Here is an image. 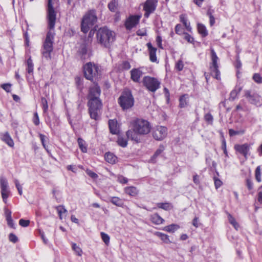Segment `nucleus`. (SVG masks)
<instances>
[{
  "label": "nucleus",
  "instance_id": "nucleus-22",
  "mask_svg": "<svg viewBox=\"0 0 262 262\" xmlns=\"http://www.w3.org/2000/svg\"><path fill=\"white\" fill-rule=\"evenodd\" d=\"M105 159L108 163L111 164H114L117 161V157L111 152H107L105 155Z\"/></svg>",
  "mask_w": 262,
  "mask_h": 262
},
{
  "label": "nucleus",
  "instance_id": "nucleus-51",
  "mask_svg": "<svg viewBox=\"0 0 262 262\" xmlns=\"http://www.w3.org/2000/svg\"><path fill=\"white\" fill-rule=\"evenodd\" d=\"M9 241L13 243H15L18 241L17 237L13 233H10L9 236Z\"/></svg>",
  "mask_w": 262,
  "mask_h": 262
},
{
  "label": "nucleus",
  "instance_id": "nucleus-32",
  "mask_svg": "<svg viewBox=\"0 0 262 262\" xmlns=\"http://www.w3.org/2000/svg\"><path fill=\"white\" fill-rule=\"evenodd\" d=\"M72 250L75 252V254L79 256H81L83 253L81 248L75 243L72 244Z\"/></svg>",
  "mask_w": 262,
  "mask_h": 262
},
{
  "label": "nucleus",
  "instance_id": "nucleus-1",
  "mask_svg": "<svg viewBox=\"0 0 262 262\" xmlns=\"http://www.w3.org/2000/svg\"><path fill=\"white\" fill-rule=\"evenodd\" d=\"M52 1H48L47 18L49 31L43 42L42 51L43 57L48 60L51 59V54L53 50V45L55 35L54 28L56 20V12L53 8Z\"/></svg>",
  "mask_w": 262,
  "mask_h": 262
},
{
  "label": "nucleus",
  "instance_id": "nucleus-23",
  "mask_svg": "<svg viewBox=\"0 0 262 262\" xmlns=\"http://www.w3.org/2000/svg\"><path fill=\"white\" fill-rule=\"evenodd\" d=\"M154 234L160 237V239L166 244H169L171 243L169 238V236L167 234L160 232H156Z\"/></svg>",
  "mask_w": 262,
  "mask_h": 262
},
{
  "label": "nucleus",
  "instance_id": "nucleus-63",
  "mask_svg": "<svg viewBox=\"0 0 262 262\" xmlns=\"http://www.w3.org/2000/svg\"><path fill=\"white\" fill-rule=\"evenodd\" d=\"M247 186L249 190H251L253 188V183L250 180L247 179L246 181Z\"/></svg>",
  "mask_w": 262,
  "mask_h": 262
},
{
  "label": "nucleus",
  "instance_id": "nucleus-14",
  "mask_svg": "<svg viewBox=\"0 0 262 262\" xmlns=\"http://www.w3.org/2000/svg\"><path fill=\"white\" fill-rule=\"evenodd\" d=\"M250 148V145L248 144H236L234 146L236 151L243 155L245 158L249 155Z\"/></svg>",
  "mask_w": 262,
  "mask_h": 262
},
{
  "label": "nucleus",
  "instance_id": "nucleus-2",
  "mask_svg": "<svg viewBox=\"0 0 262 262\" xmlns=\"http://www.w3.org/2000/svg\"><path fill=\"white\" fill-rule=\"evenodd\" d=\"M132 128L126 132L127 138L136 142H139L138 135L148 134L151 130V125L148 121L142 119H137L132 121Z\"/></svg>",
  "mask_w": 262,
  "mask_h": 262
},
{
  "label": "nucleus",
  "instance_id": "nucleus-25",
  "mask_svg": "<svg viewBox=\"0 0 262 262\" xmlns=\"http://www.w3.org/2000/svg\"><path fill=\"white\" fill-rule=\"evenodd\" d=\"M124 191L126 193L130 196H136L138 193L137 189L134 186L127 187L125 188Z\"/></svg>",
  "mask_w": 262,
  "mask_h": 262
},
{
  "label": "nucleus",
  "instance_id": "nucleus-40",
  "mask_svg": "<svg viewBox=\"0 0 262 262\" xmlns=\"http://www.w3.org/2000/svg\"><path fill=\"white\" fill-rule=\"evenodd\" d=\"M41 101L43 110L45 112H46L48 110V104L47 100L45 98H41Z\"/></svg>",
  "mask_w": 262,
  "mask_h": 262
},
{
  "label": "nucleus",
  "instance_id": "nucleus-39",
  "mask_svg": "<svg viewBox=\"0 0 262 262\" xmlns=\"http://www.w3.org/2000/svg\"><path fill=\"white\" fill-rule=\"evenodd\" d=\"M255 179L258 182H260L261 181L260 167L259 166H257L255 170Z\"/></svg>",
  "mask_w": 262,
  "mask_h": 262
},
{
  "label": "nucleus",
  "instance_id": "nucleus-9",
  "mask_svg": "<svg viewBox=\"0 0 262 262\" xmlns=\"http://www.w3.org/2000/svg\"><path fill=\"white\" fill-rule=\"evenodd\" d=\"M144 85L150 91L154 92L160 87V82L154 77L145 76L143 79Z\"/></svg>",
  "mask_w": 262,
  "mask_h": 262
},
{
  "label": "nucleus",
  "instance_id": "nucleus-38",
  "mask_svg": "<svg viewBox=\"0 0 262 262\" xmlns=\"http://www.w3.org/2000/svg\"><path fill=\"white\" fill-rule=\"evenodd\" d=\"M39 138L41 140V144H42L43 147L48 152L47 146L46 144V140L47 139V137L45 135H44L42 134H39Z\"/></svg>",
  "mask_w": 262,
  "mask_h": 262
},
{
  "label": "nucleus",
  "instance_id": "nucleus-59",
  "mask_svg": "<svg viewBox=\"0 0 262 262\" xmlns=\"http://www.w3.org/2000/svg\"><path fill=\"white\" fill-rule=\"evenodd\" d=\"M137 34L139 36H144L146 34V30L144 29L138 30L137 31Z\"/></svg>",
  "mask_w": 262,
  "mask_h": 262
},
{
  "label": "nucleus",
  "instance_id": "nucleus-13",
  "mask_svg": "<svg viewBox=\"0 0 262 262\" xmlns=\"http://www.w3.org/2000/svg\"><path fill=\"white\" fill-rule=\"evenodd\" d=\"M141 15H131L126 19L125 21V27L127 29L130 30L135 27L139 22Z\"/></svg>",
  "mask_w": 262,
  "mask_h": 262
},
{
  "label": "nucleus",
  "instance_id": "nucleus-50",
  "mask_svg": "<svg viewBox=\"0 0 262 262\" xmlns=\"http://www.w3.org/2000/svg\"><path fill=\"white\" fill-rule=\"evenodd\" d=\"M86 172L88 174V175H89L91 178H92L93 179H96L98 177V175L95 172L92 171L91 170L87 169L86 170Z\"/></svg>",
  "mask_w": 262,
  "mask_h": 262
},
{
  "label": "nucleus",
  "instance_id": "nucleus-42",
  "mask_svg": "<svg viewBox=\"0 0 262 262\" xmlns=\"http://www.w3.org/2000/svg\"><path fill=\"white\" fill-rule=\"evenodd\" d=\"M175 31L177 34H179L180 35H183L184 34V33H185L183 31V29L181 25L180 24H178L176 26Z\"/></svg>",
  "mask_w": 262,
  "mask_h": 262
},
{
  "label": "nucleus",
  "instance_id": "nucleus-12",
  "mask_svg": "<svg viewBox=\"0 0 262 262\" xmlns=\"http://www.w3.org/2000/svg\"><path fill=\"white\" fill-rule=\"evenodd\" d=\"M158 0H147L143 6V9L145 11L144 16L147 18L150 13H152L157 6Z\"/></svg>",
  "mask_w": 262,
  "mask_h": 262
},
{
  "label": "nucleus",
  "instance_id": "nucleus-61",
  "mask_svg": "<svg viewBox=\"0 0 262 262\" xmlns=\"http://www.w3.org/2000/svg\"><path fill=\"white\" fill-rule=\"evenodd\" d=\"M180 19L183 24L188 20L186 15L184 14H182L180 16Z\"/></svg>",
  "mask_w": 262,
  "mask_h": 262
},
{
  "label": "nucleus",
  "instance_id": "nucleus-34",
  "mask_svg": "<svg viewBox=\"0 0 262 262\" xmlns=\"http://www.w3.org/2000/svg\"><path fill=\"white\" fill-rule=\"evenodd\" d=\"M118 3L115 0H112L108 5V9L112 12H115L117 7Z\"/></svg>",
  "mask_w": 262,
  "mask_h": 262
},
{
  "label": "nucleus",
  "instance_id": "nucleus-35",
  "mask_svg": "<svg viewBox=\"0 0 262 262\" xmlns=\"http://www.w3.org/2000/svg\"><path fill=\"white\" fill-rule=\"evenodd\" d=\"M117 143L119 145H120V146H121L122 147H125L127 145V140L125 139H124L121 137H118V140H117Z\"/></svg>",
  "mask_w": 262,
  "mask_h": 262
},
{
  "label": "nucleus",
  "instance_id": "nucleus-28",
  "mask_svg": "<svg viewBox=\"0 0 262 262\" xmlns=\"http://www.w3.org/2000/svg\"><path fill=\"white\" fill-rule=\"evenodd\" d=\"M77 141L79 147L81 150V151L84 153L86 152L87 145L86 144L85 141H84L82 139L79 138L78 139Z\"/></svg>",
  "mask_w": 262,
  "mask_h": 262
},
{
  "label": "nucleus",
  "instance_id": "nucleus-47",
  "mask_svg": "<svg viewBox=\"0 0 262 262\" xmlns=\"http://www.w3.org/2000/svg\"><path fill=\"white\" fill-rule=\"evenodd\" d=\"M30 224V221L29 220H26L24 219H20L19 221V224L23 227H27Z\"/></svg>",
  "mask_w": 262,
  "mask_h": 262
},
{
  "label": "nucleus",
  "instance_id": "nucleus-56",
  "mask_svg": "<svg viewBox=\"0 0 262 262\" xmlns=\"http://www.w3.org/2000/svg\"><path fill=\"white\" fill-rule=\"evenodd\" d=\"M222 185V182L220 180L217 178H214V185L216 189L221 187Z\"/></svg>",
  "mask_w": 262,
  "mask_h": 262
},
{
  "label": "nucleus",
  "instance_id": "nucleus-27",
  "mask_svg": "<svg viewBox=\"0 0 262 262\" xmlns=\"http://www.w3.org/2000/svg\"><path fill=\"white\" fill-rule=\"evenodd\" d=\"M179 228V226L177 224H171L168 226H166L163 228V230L165 231L173 233Z\"/></svg>",
  "mask_w": 262,
  "mask_h": 262
},
{
  "label": "nucleus",
  "instance_id": "nucleus-21",
  "mask_svg": "<svg viewBox=\"0 0 262 262\" xmlns=\"http://www.w3.org/2000/svg\"><path fill=\"white\" fill-rule=\"evenodd\" d=\"M2 139L10 147H13L14 142L8 133H5L2 136Z\"/></svg>",
  "mask_w": 262,
  "mask_h": 262
},
{
  "label": "nucleus",
  "instance_id": "nucleus-57",
  "mask_svg": "<svg viewBox=\"0 0 262 262\" xmlns=\"http://www.w3.org/2000/svg\"><path fill=\"white\" fill-rule=\"evenodd\" d=\"M162 41V40L161 37L160 36H157L156 38L157 44L160 48L163 49Z\"/></svg>",
  "mask_w": 262,
  "mask_h": 262
},
{
  "label": "nucleus",
  "instance_id": "nucleus-45",
  "mask_svg": "<svg viewBox=\"0 0 262 262\" xmlns=\"http://www.w3.org/2000/svg\"><path fill=\"white\" fill-rule=\"evenodd\" d=\"M1 86L8 93L11 92V84L10 83H4L2 84Z\"/></svg>",
  "mask_w": 262,
  "mask_h": 262
},
{
  "label": "nucleus",
  "instance_id": "nucleus-49",
  "mask_svg": "<svg viewBox=\"0 0 262 262\" xmlns=\"http://www.w3.org/2000/svg\"><path fill=\"white\" fill-rule=\"evenodd\" d=\"M253 80L258 83H262V77L259 74H255L253 76Z\"/></svg>",
  "mask_w": 262,
  "mask_h": 262
},
{
  "label": "nucleus",
  "instance_id": "nucleus-16",
  "mask_svg": "<svg viewBox=\"0 0 262 262\" xmlns=\"http://www.w3.org/2000/svg\"><path fill=\"white\" fill-rule=\"evenodd\" d=\"M130 78L135 82H139L143 75V72L140 68L133 69L130 71Z\"/></svg>",
  "mask_w": 262,
  "mask_h": 262
},
{
  "label": "nucleus",
  "instance_id": "nucleus-3",
  "mask_svg": "<svg viewBox=\"0 0 262 262\" xmlns=\"http://www.w3.org/2000/svg\"><path fill=\"white\" fill-rule=\"evenodd\" d=\"M101 90L96 83L90 88L88 95L89 113L91 118L97 120L98 118V111L101 107L102 103L99 99Z\"/></svg>",
  "mask_w": 262,
  "mask_h": 262
},
{
  "label": "nucleus",
  "instance_id": "nucleus-6",
  "mask_svg": "<svg viewBox=\"0 0 262 262\" xmlns=\"http://www.w3.org/2000/svg\"><path fill=\"white\" fill-rule=\"evenodd\" d=\"M85 77L90 80H94L98 77L99 74V67L92 62H88L83 66Z\"/></svg>",
  "mask_w": 262,
  "mask_h": 262
},
{
  "label": "nucleus",
  "instance_id": "nucleus-43",
  "mask_svg": "<svg viewBox=\"0 0 262 262\" xmlns=\"http://www.w3.org/2000/svg\"><path fill=\"white\" fill-rule=\"evenodd\" d=\"M183 35H184V38L186 39L188 42L192 43L194 42V38L188 33L185 32Z\"/></svg>",
  "mask_w": 262,
  "mask_h": 262
},
{
  "label": "nucleus",
  "instance_id": "nucleus-15",
  "mask_svg": "<svg viewBox=\"0 0 262 262\" xmlns=\"http://www.w3.org/2000/svg\"><path fill=\"white\" fill-rule=\"evenodd\" d=\"M246 96L251 103L257 106H260L262 104V99L258 94H254L251 95L249 92H247Z\"/></svg>",
  "mask_w": 262,
  "mask_h": 262
},
{
  "label": "nucleus",
  "instance_id": "nucleus-37",
  "mask_svg": "<svg viewBox=\"0 0 262 262\" xmlns=\"http://www.w3.org/2000/svg\"><path fill=\"white\" fill-rule=\"evenodd\" d=\"M184 68V63L182 60H178L175 64V69L178 71H181Z\"/></svg>",
  "mask_w": 262,
  "mask_h": 262
},
{
  "label": "nucleus",
  "instance_id": "nucleus-26",
  "mask_svg": "<svg viewBox=\"0 0 262 262\" xmlns=\"http://www.w3.org/2000/svg\"><path fill=\"white\" fill-rule=\"evenodd\" d=\"M56 209L58 212L60 219L62 220L63 217L66 215L67 210L62 205L57 206L56 207Z\"/></svg>",
  "mask_w": 262,
  "mask_h": 262
},
{
  "label": "nucleus",
  "instance_id": "nucleus-55",
  "mask_svg": "<svg viewBox=\"0 0 262 262\" xmlns=\"http://www.w3.org/2000/svg\"><path fill=\"white\" fill-rule=\"evenodd\" d=\"M183 24L185 26L187 31L190 32H192V28L190 26V23L188 20L186 22H184V23H183Z\"/></svg>",
  "mask_w": 262,
  "mask_h": 262
},
{
  "label": "nucleus",
  "instance_id": "nucleus-24",
  "mask_svg": "<svg viewBox=\"0 0 262 262\" xmlns=\"http://www.w3.org/2000/svg\"><path fill=\"white\" fill-rule=\"evenodd\" d=\"M110 201L114 205L122 207L123 206V202L120 198L116 196H113L110 198Z\"/></svg>",
  "mask_w": 262,
  "mask_h": 262
},
{
  "label": "nucleus",
  "instance_id": "nucleus-52",
  "mask_svg": "<svg viewBox=\"0 0 262 262\" xmlns=\"http://www.w3.org/2000/svg\"><path fill=\"white\" fill-rule=\"evenodd\" d=\"M244 133V131H236L232 129H230L229 130V133L231 136L239 135L240 134H243Z\"/></svg>",
  "mask_w": 262,
  "mask_h": 262
},
{
  "label": "nucleus",
  "instance_id": "nucleus-46",
  "mask_svg": "<svg viewBox=\"0 0 262 262\" xmlns=\"http://www.w3.org/2000/svg\"><path fill=\"white\" fill-rule=\"evenodd\" d=\"M14 183L15 184V186L18 191V193L20 195H21L23 194V188L21 185H20L19 181L18 180H15Z\"/></svg>",
  "mask_w": 262,
  "mask_h": 262
},
{
  "label": "nucleus",
  "instance_id": "nucleus-17",
  "mask_svg": "<svg viewBox=\"0 0 262 262\" xmlns=\"http://www.w3.org/2000/svg\"><path fill=\"white\" fill-rule=\"evenodd\" d=\"M147 47L149 53V58L151 62H156L157 58L156 56L157 49L152 47L150 42L147 43Z\"/></svg>",
  "mask_w": 262,
  "mask_h": 262
},
{
  "label": "nucleus",
  "instance_id": "nucleus-58",
  "mask_svg": "<svg viewBox=\"0 0 262 262\" xmlns=\"http://www.w3.org/2000/svg\"><path fill=\"white\" fill-rule=\"evenodd\" d=\"M7 224L9 227L12 228H15V225L12 218L6 220Z\"/></svg>",
  "mask_w": 262,
  "mask_h": 262
},
{
  "label": "nucleus",
  "instance_id": "nucleus-53",
  "mask_svg": "<svg viewBox=\"0 0 262 262\" xmlns=\"http://www.w3.org/2000/svg\"><path fill=\"white\" fill-rule=\"evenodd\" d=\"M118 181L122 184H126L127 183L128 180L122 176H119L118 177Z\"/></svg>",
  "mask_w": 262,
  "mask_h": 262
},
{
  "label": "nucleus",
  "instance_id": "nucleus-4",
  "mask_svg": "<svg viewBox=\"0 0 262 262\" xmlns=\"http://www.w3.org/2000/svg\"><path fill=\"white\" fill-rule=\"evenodd\" d=\"M115 33L106 27L100 28L97 34V41L102 46L108 47L114 41Z\"/></svg>",
  "mask_w": 262,
  "mask_h": 262
},
{
  "label": "nucleus",
  "instance_id": "nucleus-5",
  "mask_svg": "<svg viewBox=\"0 0 262 262\" xmlns=\"http://www.w3.org/2000/svg\"><path fill=\"white\" fill-rule=\"evenodd\" d=\"M97 21L95 11L91 10L83 16L81 21V29L83 33H87Z\"/></svg>",
  "mask_w": 262,
  "mask_h": 262
},
{
  "label": "nucleus",
  "instance_id": "nucleus-11",
  "mask_svg": "<svg viewBox=\"0 0 262 262\" xmlns=\"http://www.w3.org/2000/svg\"><path fill=\"white\" fill-rule=\"evenodd\" d=\"M0 187L3 201L6 204L7 203V199L10 195V191L8 188L7 180L4 177H2L0 178Z\"/></svg>",
  "mask_w": 262,
  "mask_h": 262
},
{
  "label": "nucleus",
  "instance_id": "nucleus-33",
  "mask_svg": "<svg viewBox=\"0 0 262 262\" xmlns=\"http://www.w3.org/2000/svg\"><path fill=\"white\" fill-rule=\"evenodd\" d=\"M27 64L28 67L27 69L28 73L29 74L32 73L33 72V63L31 57L28 59Z\"/></svg>",
  "mask_w": 262,
  "mask_h": 262
},
{
  "label": "nucleus",
  "instance_id": "nucleus-10",
  "mask_svg": "<svg viewBox=\"0 0 262 262\" xmlns=\"http://www.w3.org/2000/svg\"><path fill=\"white\" fill-rule=\"evenodd\" d=\"M168 132L166 127L157 126L153 129V138L157 141L163 140L167 136Z\"/></svg>",
  "mask_w": 262,
  "mask_h": 262
},
{
  "label": "nucleus",
  "instance_id": "nucleus-64",
  "mask_svg": "<svg viewBox=\"0 0 262 262\" xmlns=\"http://www.w3.org/2000/svg\"><path fill=\"white\" fill-rule=\"evenodd\" d=\"M257 201L262 205V191H259L257 194Z\"/></svg>",
  "mask_w": 262,
  "mask_h": 262
},
{
  "label": "nucleus",
  "instance_id": "nucleus-18",
  "mask_svg": "<svg viewBox=\"0 0 262 262\" xmlns=\"http://www.w3.org/2000/svg\"><path fill=\"white\" fill-rule=\"evenodd\" d=\"M108 125L110 132L113 134H117L119 133V127L117 122L115 120H110Z\"/></svg>",
  "mask_w": 262,
  "mask_h": 262
},
{
  "label": "nucleus",
  "instance_id": "nucleus-7",
  "mask_svg": "<svg viewBox=\"0 0 262 262\" xmlns=\"http://www.w3.org/2000/svg\"><path fill=\"white\" fill-rule=\"evenodd\" d=\"M118 102L124 110L132 107L134 105V100L130 91H124L119 97Z\"/></svg>",
  "mask_w": 262,
  "mask_h": 262
},
{
  "label": "nucleus",
  "instance_id": "nucleus-54",
  "mask_svg": "<svg viewBox=\"0 0 262 262\" xmlns=\"http://www.w3.org/2000/svg\"><path fill=\"white\" fill-rule=\"evenodd\" d=\"M4 211H5V217H6V220L12 218V217H11V211L9 209L5 208L4 209Z\"/></svg>",
  "mask_w": 262,
  "mask_h": 262
},
{
  "label": "nucleus",
  "instance_id": "nucleus-29",
  "mask_svg": "<svg viewBox=\"0 0 262 262\" xmlns=\"http://www.w3.org/2000/svg\"><path fill=\"white\" fill-rule=\"evenodd\" d=\"M157 206L158 208L167 211L171 210L173 207L172 205L169 203H159Z\"/></svg>",
  "mask_w": 262,
  "mask_h": 262
},
{
  "label": "nucleus",
  "instance_id": "nucleus-62",
  "mask_svg": "<svg viewBox=\"0 0 262 262\" xmlns=\"http://www.w3.org/2000/svg\"><path fill=\"white\" fill-rule=\"evenodd\" d=\"M205 119L208 122H211L213 120V117L210 114H207L205 115Z\"/></svg>",
  "mask_w": 262,
  "mask_h": 262
},
{
  "label": "nucleus",
  "instance_id": "nucleus-41",
  "mask_svg": "<svg viewBox=\"0 0 262 262\" xmlns=\"http://www.w3.org/2000/svg\"><path fill=\"white\" fill-rule=\"evenodd\" d=\"M101 238H102L103 241L105 243V244L106 245H108L110 243L109 236L107 234H106L104 232L101 233Z\"/></svg>",
  "mask_w": 262,
  "mask_h": 262
},
{
  "label": "nucleus",
  "instance_id": "nucleus-31",
  "mask_svg": "<svg viewBox=\"0 0 262 262\" xmlns=\"http://www.w3.org/2000/svg\"><path fill=\"white\" fill-rule=\"evenodd\" d=\"M165 148L163 145H160L158 149H157V150L155 151L154 155L151 157V159L150 160L151 162H154L155 159L159 156L164 150Z\"/></svg>",
  "mask_w": 262,
  "mask_h": 262
},
{
  "label": "nucleus",
  "instance_id": "nucleus-8",
  "mask_svg": "<svg viewBox=\"0 0 262 262\" xmlns=\"http://www.w3.org/2000/svg\"><path fill=\"white\" fill-rule=\"evenodd\" d=\"M211 65L210 66L211 74L213 77L217 80L221 79L220 72L218 69V61L219 58L217 57L216 53L213 49L211 50Z\"/></svg>",
  "mask_w": 262,
  "mask_h": 262
},
{
  "label": "nucleus",
  "instance_id": "nucleus-44",
  "mask_svg": "<svg viewBox=\"0 0 262 262\" xmlns=\"http://www.w3.org/2000/svg\"><path fill=\"white\" fill-rule=\"evenodd\" d=\"M33 123L35 125H38L40 123L39 118L37 112L34 113V116L32 119Z\"/></svg>",
  "mask_w": 262,
  "mask_h": 262
},
{
  "label": "nucleus",
  "instance_id": "nucleus-60",
  "mask_svg": "<svg viewBox=\"0 0 262 262\" xmlns=\"http://www.w3.org/2000/svg\"><path fill=\"white\" fill-rule=\"evenodd\" d=\"M122 68L125 70H128L130 68V65L127 61H124L122 63Z\"/></svg>",
  "mask_w": 262,
  "mask_h": 262
},
{
  "label": "nucleus",
  "instance_id": "nucleus-30",
  "mask_svg": "<svg viewBox=\"0 0 262 262\" xmlns=\"http://www.w3.org/2000/svg\"><path fill=\"white\" fill-rule=\"evenodd\" d=\"M228 219L229 223L237 230L239 228L238 223L236 221L235 219L232 216L230 213H228Z\"/></svg>",
  "mask_w": 262,
  "mask_h": 262
},
{
  "label": "nucleus",
  "instance_id": "nucleus-20",
  "mask_svg": "<svg viewBox=\"0 0 262 262\" xmlns=\"http://www.w3.org/2000/svg\"><path fill=\"white\" fill-rule=\"evenodd\" d=\"M150 220L154 224L156 225L162 224L164 222V219L157 213L151 215Z\"/></svg>",
  "mask_w": 262,
  "mask_h": 262
},
{
  "label": "nucleus",
  "instance_id": "nucleus-19",
  "mask_svg": "<svg viewBox=\"0 0 262 262\" xmlns=\"http://www.w3.org/2000/svg\"><path fill=\"white\" fill-rule=\"evenodd\" d=\"M197 29L198 33L203 37L208 35V32L205 26L201 23H198Z\"/></svg>",
  "mask_w": 262,
  "mask_h": 262
},
{
  "label": "nucleus",
  "instance_id": "nucleus-48",
  "mask_svg": "<svg viewBox=\"0 0 262 262\" xmlns=\"http://www.w3.org/2000/svg\"><path fill=\"white\" fill-rule=\"evenodd\" d=\"M240 91H241V89H239L238 91H237L236 90H233L230 93V99H231L232 100H234L236 98V97H237L238 93L240 92Z\"/></svg>",
  "mask_w": 262,
  "mask_h": 262
},
{
  "label": "nucleus",
  "instance_id": "nucleus-36",
  "mask_svg": "<svg viewBox=\"0 0 262 262\" xmlns=\"http://www.w3.org/2000/svg\"><path fill=\"white\" fill-rule=\"evenodd\" d=\"M187 97L185 95L182 96L180 98V106L181 107H184L187 104Z\"/></svg>",
  "mask_w": 262,
  "mask_h": 262
}]
</instances>
